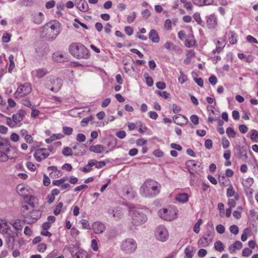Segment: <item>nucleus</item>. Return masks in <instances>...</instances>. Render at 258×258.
Instances as JSON below:
<instances>
[{"instance_id":"nucleus-1","label":"nucleus","mask_w":258,"mask_h":258,"mask_svg":"<svg viewBox=\"0 0 258 258\" xmlns=\"http://www.w3.org/2000/svg\"><path fill=\"white\" fill-rule=\"evenodd\" d=\"M32 190L27 186L18 185L17 191L18 194L23 197V205L21 207V213L24 217L23 221L29 224H32L31 212L32 211V202L31 196Z\"/></svg>"},{"instance_id":"nucleus-2","label":"nucleus","mask_w":258,"mask_h":258,"mask_svg":"<svg viewBox=\"0 0 258 258\" xmlns=\"http://www.w3.org/2000/svg\"><path fill=\"white\" fill-rule=\"evenodd\" d=\"M60 24L57 21H51L45 24L40 30V36L48 41L55 39L59 34Z\"/></svg>"},{"instance_id":"nucleus-3","label":"nucleus","mask_w":258,"mask_h":258,"mask_svg":"<svg viewBox=\"0 0 258 258\" xmlns=\"http://www.w3.org/2000/svg\"><path fill=\"white\" fill-rule=\"evenodd\" d=\"M161 184L157 181L148 179L143 183L140 188V194L144 197H155L160 192Z\"/></svg>"},{"instance_id":"nucleus-4","label":"nucleus","mask_w":258,"mask_h":258,"mask_svg":"<svg viewBox=\"0 0 258 258\" xmlns=\"http://www.w3.org/2000/svg\"><path fill=\"white\" fill-rule=\"evenodd\" d=\"M70 52L77 58L87 59L90 56L89 50L83 44L73 43L69 48Z\"/></svg>"},{"instance_id":"nucleus-5","label":"nucleus","mask_w":258,"mask_h":258,"mask_svg":"<svg viewBox=\"0 0 258 258\" xmlns=\"http://www.w3.org/2000/svg\"><path fill=\"white\" fill-rule=\"evenodd\" d=\"M130 214L132 217V223L135 226H140L147 220V217L143 211L135 208L130 209Z\"/></svg>"},{"instance_id":"nucleus-6","label":"nucleus","mask_w":258,"mask_h":258,"mask_svg":"<svg viewBox=\"0 0 258 258\" xmlns=\"http://www.w3.org/2000/svg\"><path fill=\"white\" fill-rule=\"evenodd\" d=\"M120 247V249L125 253L131 254L136 250L137 243L133 238H126L121 242Z\"/></svg>"},{"instance_id":"nucleus-7","label":"nucleus","mask_w":258,"mask_h":258,"mask_svg":"<svg viewBox=\"0 0 258 258\" xmlns=\"http://www.w3.org/2000/svg\"><path fill=\"white\" fill-rule=\"evenodd\" d=\"M155 236L160 241H166L169 236L168 232L166 228L163 225H159L155 229Z\"/></svg>"},{"instance_id":"nucleus-8","label":"nucleus","mask_w":258,"mask_h":258,"mask_svg":"<svg viewBox=\"0 0 258 258\" xmlns=\"http://www.w3.org/2000/svg\"><path fill=\"white\" fill-rule=\"evenodd\" d=\"M159 216L166 221H172L176 218V212L173 210L163 209L158 211Z\"/></svg>"},{"instance_id":"nucleus-9","label":"nucleus","mask_w":258,"mask_h":258,"mask_svg":"<svg viewBox=\"0 0 258 258\" xmlns=\"http://www.w3.org/2000/svg\"><path fill=\"white\" fill-rule=\"evenodd\" d=\"M31 90V85L28 83H25L18 87L15 93V96L16 98H21L29 94Z\"/></svg>"},{"instance_id":"nucleus-10","label":"nucleus","mask_w":258,"mask_h":258,"mask_svg":"<svg viewBox=\"0 0 258 258\" xmlns=\"http://www.w3.org/2000/svg\"><path fill=\"white\" fill-rule=\"evenodd\" d=\"M24 114H13L12 117H7V124L12 127L18 125L23 118Z\"/></svg>"},{"instance_id":"nucleus-11","label":"nucleus","mask_w":258,"mask_h":258,"mask_svg":"<svg viewBox=\"0 0 258 258\" xmlns=\"http://www.w3.org/2000/svg\"><path fill=\"white\" fill-rule=\"evenodd\" d=\"M51 152L49 149L40 148L37 149L34 154V156L38 162H40L42 160L46 158Z\"/></svg>"},{"instance_id":"nucleus-12","label":"nucleus","mask_w":258,"mask_h":258,"mask_svg":"<svg viewBox=\"0 0 258 258\" xmlns=\"http://www.w3.org/2000/svg\"><path fill=\"white\" fill-rule=\"evenodd\" d=\"M50 83L52 86L50 88L48 87L51 91L54 92H57L61 88L63 81L62 79L60 78H53L50 79Z\"/></svg>"},{"instance_id":"nucleus-13","label":"nucleus","mask_w":258,"mask_h":258,"mask_svg":"<svg viewBox=\"0 0 258 258\" xmlns=\"http://www.w3.org/2000/svg\"><path fill=\"white\" fill-rule=\"evenodd\" d=\"M188 170L190 174H194V172H196L198 170V168L201 166V163L199 162H196L194 160H188L185 163Z\"/></svg>"},{"instance_id":"nucleus-14","label":"nucleus","mask_w":258,"mask_h":258,"mask_svg":"<svg viewBox=\"0 0 258 258\" xmlns=\"http://www.w3.org/2000/svg\"><path fill=\"white\" fill-rule=\"evenodd\" d=\"M207 27L209 29H214L217 25V18L215 14L206 17Z\"/></svg>"},{"instance_id":"nucleus-15","label":"nucleus","mask_w":258,"mask_h":258,"mask_svg":"<svg viewBox=\"0 0 258 258\" xmlns=\"http://www.w3.org/2000/svg\"><path fill=\"white\" fill-rule=\"evenodd\" d=\"M173 120L176 124L179 125L186 124L188 122L187 118L182 114H176L173 116Z\"/></svg>"},{"instance_id":"nucleus-16","label":"nucleus","mask_w":258,"mask_h":258,"mask_svg":"<svg viewBox=\"0 0 258 258\" xmlns=\"http://www.w3.org/2000/svg\"><path fill=\"white\" fill-rule=\"evenodd\" d=\"M92 229L96 234L103 233L105 229V225L100 222H95L92 225Z\"/></svg>"},{"instance_id":"nucleus-17","label":"nucleus","mask_w":258,"mask_h":258,"mask_svg":"<svg viewBox=\"0 0 258 258\" xmlns=\"http://www.w3.org/2000/svg\"><path fill=\"white\" fill-rule=\"evenodd\" d=\"M75 5L79 10L83 12L89 10V6L85 0H76Z\"/></svg>"},{"instance_id":"nucleus-18","label":"nucleus","mask_w":258,"mask_h":258,"mask_svg":"<svg viewBox=\"0 0 258 258\" xmlns=\"http://www.w3.org/2000/svg\"><path fill=\"white\" fill-rule=\"evenodd\" d=\"M10 147L9 140L0 136V151H9Z\"/></svg>"},{"instance_id":"nucleus-19","label":"nucleus","mask_w":258,"mask_h":258,"mask_svg":"<svg viewBox=\"0 0 258 258\" xmlns=\"http://www.w3.org/2000/svg\"><path fill=\"white\" fill-rule=\"evenodd\" d=\"M212 238H210L209 240L208 239L207 237L204 236L202 237L198 241V245L200 247H207L212 242Z\"/></svg>"},{"instance_id":"nucleus-20","label":"nucleus","mask_w":258,"mask_h":258,"mask_svg":"<svg viewBox=\"0 0 258 258\" xmlns=\"http://www.w3.org/2000/svg\"><path fill=\"white\" fill-rule=\"evenodd\" d=\"M40 47L36 48V52L40 55H44L48 51V44L44 42H40Z\"/></svg>"},{"instance_id":"nucleus-21","label":"nucleus","mask_w":258,"mask_h":258,"mask_svg":"<svg viewBox=\"0 0 258 258\" xmlns=\"http://www.w3.org/2000/svg\"><path fill=\"white\" fill-rule=\"evenodd\" d=\"M105 150V147L101 145H92L89 147L90 151L95 153H101Z\"/></svg>"},{"instance_id":"nucleus-22","label":"nucleus","mask_w":258,"mask_h":258,"mask_svg":"<svg viewBox=\"0 0 258 258\" xmlns=\"http://www.w3.org/2000/svg\"><path fill=\"white\" fill-rule=\"evenodd\" d=\"M10 229V226L7 221L3 219H0V232L5 234L7 233Z\"/></svg>"},{"instance_id":"nucleus-23","label":"nucleus","mask_w":258,"mask_h":258,"mask_svg":"<svg viewBox=\"0 0 258 258\" xmlns=\"http://www.w3.org/2000/svg\"><path fill=\"white\" fill-rule=\"evenodd\" d=\"M149 37L153 43H157L159 41V36L156 30L152 29L150 31Z\"/></svg>"},{"instance_id":"nucleus-24","label":"nucleus","mask_w":258,"mask_h":258,"mask_svg":"<svg viewBox=\"0 0 258 258\" xmlns=\"http://www.w3.org/2000/svg\"><path fill=\"white\" fill-rule=\"evenodd\" d=\"M88 165L90 166H95L97 168H101L105 165V163L104 161H97L92 159L89 160Z\"/></svg>"},{"instance_id":"nucleus-25","label":"nucleus","mask_w":258,"mask_h":258,"mask_svg":"<svg viewBox=\"0 0 258 258\" xmlns=\"http://www.w3.org/2000/svg\"><path fill=\"white\" fill-rule=\"evenodd\" d=\"M176 200L180 203H186L188 200V196L186 193L178 194L175 198Z\"/></svg>"},{"instance_id":"nucleus-26","label":"nucleus","mask_w":258,"mask_h":258,"mask_svg":"<svg viewBox=\"0 0 258 258\" xmlns=\"http://www.w3.org/2000/svg\"><path fill=\"white\" fill-rule=\"evenodd\" d=\"M194 247L192 246H188L184 250L185 258H192L195 251Z\"/></svg>"},{"instance_id":"nucleus-27","label":"nucleus","mask_w":258,"mask_h":258,"mask_svg":"<svg viewBox=\"0 0 258 258\" xmlns=\"http://www.w3.org/2000/svg\"><path fill=\"white\" fill-rule=\"evenodd\" d=\"M196 41L194 39L193 35H190L188 38L185 40V45L188 48L192 47L195 46Z\"/></svg>"},{"instance_id":"nucleus-28","label":"nucleus","mask_w":258,"mask_h":258,"mask_svg":"<svg viewBox=\"0 0 258 258\" xmlns=\"http://www.w3.org/2000/svg\"><path fill=\"white\" fill-rule=\"evenodd\" d=\"M52 58L55 61L57 62L63 61L66 58L63 54L59 52L54 53L52 55Z\"/></svg>"},{"instance_id":"nucleus-29","label":"nucleus","mask_w":258,"mask_h":258,"mask_svg":"<svg viewBox=\"0 0 258 258\" xmlns=\"http://www.w3.org/2000/svg\"><path fill=\"white\" fill-rule=\"evenodd\" d=\"M44 18V15L41 12H39L34 16V20L33 21V22L37 24H40L42 22Z\"/></svg>"},{"instance_id":"nucleus-30","label":"nucleus","mask_w":258,"mask_h":258,"mask_svg":"<svg viewBox=\"0 0 258 258\" xmlns=\"http://www.w3.org/2000/svg\"><path fill=\"white\" fill-rule=\"evenodd\" d=\"M193 18L198 23V24H199L200 26H201L203 27H205V23L202 20L200 13H195L193 15Z\"/></svg>"},{"instance_id":"nucleus-31","label":"nucleus","mask_w":258,"mask_h":258,"mask_svg":"<svg viewBox=\"0 0 258 258\" xmlns=\"http://www.w3.org/2000/svg\"><path fill=\"white\" fill-rule=\"evenodd\" d=\"M229 34L230 36L229 37V41L230 44H234L237 43V35L234 31H230Z\"/></svg>"},{"instance_id":"nucleus-32","label":"nucleus","mask_w":258,"mask_h":258,"mask_svg":"<svg viewBox=\"0 0 258 258\" xmlns=\"http://www.w3.org/2000/svg\"><path fill=\"white\" fill-rule=\"evenodd\" d=\"M75 258H87V252L82 249L78 250L75 254Z\"/></svg>"},{"instance_id":"nucleus-33","label":"nucleus","mask_w":258,"mask_h":258,"mask_svg":"<svg viewBox=\"0 0 258 258\" xmlns=\"http://www.w3.org/2000/svg\"><path fill=\"white\" fill-rule=\"evenodd\" d=\"M215 249L220 252H221L224 250V246L223 243L221 241H217L214 244Z\"/></svg>"},{"instance_id":"nucleus-34","label":"nucleus","mask_w":258,"mask_h":258,"mask_svg":"<svg viewBox=\"0 0 258 258\" xmlns=\"http://www.w3.org/2000/svg\"><path fill=\"white\" fill-rule=\"evenodd\" d=\"M144 77L146 80V83L149 87H151L153 85L154 81L152 77L149 76L148 73H146L144 75Z\"/></svg>"},{"instance_id":"nucleus-35","label":"nucleus","mask_w":258,"mask_h":258,"mask_svg":"<svg viewBox=\"0 0 258 258\" xmlns=\"http://www.w3.org/2000/svg\"><path fill=\"white\" fill-rule=\"evenodd\" d=\"M47 74V71L45 69H39L36 71V76L38 78H42Z\"/></svg>"},{"instance_id":"nucleus-36","label":"nucleus","mask_w":258,"mask_h":258,"mask_svg":"<svg viewBox=\"0 0 258 258\" xmlns=\"http://www.w3.org/2000/svg\"><path fill=\"white\" fill-rule=\"evenodd\" d=\"M63 205L62 202H59L57 204L53 210V213L55 215H58L60 213Z\"/></svg>"},{"instance_id":"nucleus-37","label":"nucleus","mask_w":258,"mask_h":258,"mask_svg":"<svg viewBox=\"0 0 258 258\" xmlns=\"http://www.w3.org/2000/svg\"><path fill=\"white\" fill-rule=\"evenodd\" d=\"M250 139L254 142L258 141V131L256 130H251L250 131Z\"/></svg>"},{"instance_id":"nucleus-38","label":"nucleus","mask_w":258,"mask_h":258,"mask_svg":"<svg viewBox=\"0 0 258 258\" xmlns=\"http://www.w3.org/2000/svg\"><path fill=\"white\" fill-rule=\"evenodd\" d=\"M14 55H12V54H11L9 56V61H10V66H9V68H8V71L10 73H11L12 72V71L15 68V63H14Z\"/></svg>"},{"instance_id":"nucleus-39","label":"nucleus","mask_w":258,"mask_h":258,"mask_svg":"<svg viewBox=\"0 0 258 258\" xmlns=\"http://www.w3.org/2000/svg\"><path fill=\"white\" fill-rule=\"evenodd\" d=\"M67 180V177H62L60 179L54 180L52 181V184L55 186H61Z\"/></svg>"},{"instance_id":"nucleus-40","label":"nucleus","mask_w":258,"mask_h":258,"mask_svg":"<svg viewBox=\"0 0 258 258\" xmlns=\"http://www.w3.org/2000/svg\"><path fill=\"white\" fill-rule=\"evenodd\" d=\"M226 134L229 138H234L236 136V133L232 127H228L226 130Z\"/></svg>"},{"instance_id":"nucleus-41","label":"nucleus","mask_w":258,"mask_h":258,"mask_svg":"<svg viewBox=\"0 0 258 258\" xmlns=\"http://www.w3.org/2000/svg\"><path fill=\"white\" fill-rule=\"evenodd\" d=\"M137 17L136 13L135 12L131 13L127 17V21L128 23H132L134 22Z\"/></svg>"},{"instance_id":"nucleus-42","label":"nucleus","mask_w":258,"mask_h":258,"mask_svg":"<svg viewBox=\"0 0 258 258\" xmlns=\"http://www.w3.org/2000/svg\"><path fill=\"white\" fill-rule=\"evenodd\" d=\"M62 153L65 156H70L73 155V151L71 148L66 147L62 150Z\"/></svg>"},{"instance_id":"nucleus-43","label":"nucleus","mask_w":258,"mask_h":258,"mask_svg":"<svg viewBox=\"0 0 258 258\" xmlns=\"http://www.w3.org/2000/svg\"><path fill=\"white\" fill-rule=\"evenodd\" d=\"M235 190L232 185H231L227 189L226 195L228 197H231L235 195Z\"/></svg>"},{"instance_id":"nucleus-44","label":"nucleus","mask_w":258,"mask_h":258,"mask_svg":"<svg viewBox=\"0 0 258 258\" xmlns=\"http://www.w3.org/2000/svg\"><path fill=\"white\" fill-rule=\"evenodd\" d=\"M92 119H93V116L92 115L83 118L81 122V125L82 126H86L88 124V122L90 121H91L92 120Z\"/></svg>"},{"instance_id":"nucleus-45","label":"nucleus","mask_w":258,"mask_h":258,"mask_svg":"<svg viewBox=\"0 0 258 258\" xmlns=\"http://www.w3.org/2000/svg\"><path fill=\"white\" fill-rule=\"evenodd\" d=\"M20 5L22 7H30L32 5V0H22Z\"/></svg>"},{"instance_id":"nucleus-46","label":"nucleus","mask_w":258,"mask_h":258,"mask_svg":"<svg viewBox=\"0 0 258 258\" xmlns=\"http://www.w3.org/2000/svg\"><path fill=\"white\" fill-rule=\"evenodd\" d=\"M11 35L7 32L5 33L2 37V41L5 43H8L11 40Z\"/></svg>"},{"instance_id":"nucleus-47","label":"nucleus","mask_w":258,"mask_h":258,"mask_svg":"<svg viewBox=\"0 0 258 258\" xmlns=\"http://www.w3.org/2000/svg\"><path fill=\"white\" fill-rule=\"evenodd\" d=\"M47 170L48 171L51 170L52 171L51 172H57L56 176L57 177H59L61 175V171L58 170L57 169V168L56 166H52L48 167L47 168Z\"/></svg>"},{"instance_id":"nucleus-48","label":"nucleus","mask_w":258,"mask_h":258,"mask_svg":"<svg viewBox=\"0 0 258 258\" xmlns=\"http://www.w3.org/2000/svg\"><path fill=\"white\" fill-rule=\"evenodd\" d=\"M229 230L231 233L235 235H237L239 232V228L236 225H231L229 228Z\"/></svg>"},{"instance_id":"nucleus-49","label":"nucleus","mask_w":258,"mask_h":258,"mask_svg":"<svg viewBox=\"0 0 258 258\" xmlns=\"http://www.w3.org/2000/svg\"><path fill=\"white\" fill-rule=\"evenodd\" d=\"M62 131L66 135H71L73 131V130L71 127L63 126L62 127Z\"/></svg>"},{"instance_id":"nucleus-50","label":"nucleus","mask_w":258,"mask_h":258,"mask_svg":"<svg viewBox=\"0 0 258 258\" xmlns=\"http://www.w3.org/2000/svg\"><path fill=\"white\" fill-rule=\"evenodd\" d=\"M187 79V76L184 74V73L182 72H180V76L178 78L179 82L181 84H183Z\"/></svg>"},{"instance_id":"nucleus-51","label":"nucleus","mask_w":258,"mask_h":258,"mask_svg":"<svg viewBox=\"0 0 258 258\" xmlns=\"http://www.w3.org/2000/svg\"><path fill=\"white\" fill-rule=\"evenodd\" d=\"M157 94H158L159 96L163 97L165 99H167L168 98H169L170 97V94L168 93L166 91H157L156 92Z\"/></svg>"},{"instance_id":"nucleus-52","label":"nucleus","mask_w":258,"mask_h":258,"mask_svg":"<svg viewBox=\"0 0 258 258\" xmlns=\"http://www.w3.org/2000/svg\"><path fill=\"white\" fill-rule=\"evenodd\" d=\"M9 151H0V157L2 158L1 159V161H6L8 160V157L7 153Z\"/></svg>"},{"instance_id":"nucleus-53","label":"nucleus","mask_w":258,"mask_h":258,"mask_svg":"<svg viewBox=\"0 0 258 258\" xmlns=\"http://www.w3.org/2000/svg\"><path fill=\"white\" fill-rule=\"evenodd\" d=\"M80 222L82 225L83 228L85 229H90V226L88 221L86 219H82L80 221Z\"/></svg>"},{"instance_id":"nucleus-54","label":"nucleus","mask_w":258,"mask_h":258,"mask_svg":"<svg viewBox=\"0 0 258 258\" xmlns=\"http://www.w3.org/2000/svg\"><path fill=\"white\" fill-rule=\"evenodd\" d=\"M217 232L219 234H223L225 232V228L224 226L221 224H219L216 227Z\"/></svg>"},{"instance_id":"nucleus-55","label":"nucleus","mask_w":258,"mask_h":258,"mask_svg":"<svg viewBox=\"0 0 258 258\" xmlns=\"http://www.w3.org/2000/svg\"><path fill=\"white\" fill-rule=\"evenodd\" d=\"M252 250L248 248H244L242 251V255L243 256H248L252 253Z\"/></svg>"},{"instance_id":"nucleus-56","label":"nucleus","mask_w":258,"mask_h":258,"mask_svg":"<svg viewBox=\"0 0 258 258\" xmlns=\"http://www.w3.org/2000/svg\"><path fill=\"white\" fill-rule=\"evenodd\" d=\"M216 46H222L223 49L225 46V41L222 38H219L216 43Z\"/></svg>"},{"instance_id":"nucleus-57","label":"nucleus","mask_w":258,"mask_h":258,"mask_svg":"<svg viewBox=\"0 0 258 258\" xmlns=\"http://www.w3.org/2000/svg\"><path fill=\"white\" fill-rule=\"evenodd\" d=\"M222 145L224 149H227L230 146L229 141L225 137H223L222 139Z\"/></svg>"},{"instance_id":"nucleus-58","label":"nucleus","mask_w":258,"mask_h":258,"mask_svg":"<svg viewBox=\"0 0 258 258\" xmlns=\"http://www.w3.org/2000/svg\"><path fill=\"white\" fill-rule=\"evenodd\" d=\"M46 249V245L44 243H40L37 245V249L39 252H43Z\"/></svg>"},{"instance_id":"nucleus-59","label":"nucleus","mask_w":258,"mask_h":258,"mask_svg":"<svg viewBox=\"0 0 258 258\" xmlns=\"http://www.w3.org/2000/svg\"><path fill=\"white\" fill-rule=\"evenodd\" d=\"M226 181H227V180L225 178L224 174H223L222 175H219V182L221 185H222L223 186H226Z\"/></svg>"},{"instance_id":"nucleus-60","label":"nucleus","mask_w":258,"mask_h":258,"mask_svg":"<svg viewBox=\"0 0 258 258\" xmlns=\"http://www.w3.org/2000/svg\"><path fill=\"white\" fill-rule=\"evenodd\" d=\"M153 154L156 157H162L163 156V152L160 149H156L153 152Z\"/></svg>"},{"instance_id":"nucleus-61","label":"nucleus","mask_w":258,"mask_h":258,"mask_svg":"<svg viewBox=\"0 0 258 258\" xmlns=\"http://www.w3.org/2000/svg\"><path fill=\"white\" fill-rule=\"evenodd\" d=\"M209 81L212 85H215L217 83V79L214 75L210 76L209 78Z\"/></svg>"},{"instance_id":"nucleus-62","label":"nucleus","mask_w":258,"mask_h":258,"mask_svg":"<svg viewBox=\"0 0 258 258\" xmlns=\"http://www.w3.org/2000/svg\"><path fill=\"white\" fill-rule=\"evenodd\" d=\"M76 140L79 142H83L86 140V137L83 134H78L76 137Z\"/></svg>"},{"instance_id":"nucleus-63","label":"nucleus","mask_w":258,"mask_h":258,"mask_svg":"<svg viewBox=\"0 0 258 258\" xmlns=\"http://www.w3.org/2000/svg\"><path fill=\"white\" fill-rule=\"evenodd\" d=\"M205 146L207 149H211L213 147V142L211 139H207L205 141Z\"/></svg>"},{"instance_id":"nucleus-64","label":"nucleus","mask_w":258,"mask_h":258,"mask_svg":"<svg viewBox=\"0 0 258 258\" xmlns=\"http://www.w3.org/2000/svg\"><path fill=\"white\" fill-rule=\"evenodd\" d=\"M246 40L249 43H253L257 44L258 43V41L256 40V39L254 37H253V36H251V35L247 36V37H246Z\"/></svg>"}]
</instances>
